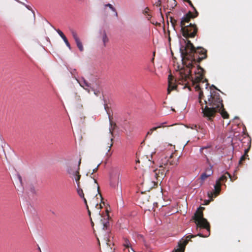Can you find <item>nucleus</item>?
Wrapping results in <instances>:
<instances>
[{
    "label": "nucleus",
    "mask_w": 252,
    "mask_h": 252,
    "mask_svg": "<svg viewBox=\"0 0 252 252\" xmlns=\"http://www.w3.org/2000/svg\"><path fill=\"white\" fill-rule=\"evenodd\" d=\"M164 124L165 123H161L159 126L152 128V130H153V131H155V130H157L158 128L164 127L165 126Z\"/></svg>",
    "instance_id": "obj_25"
},
{
    "label": "nucleus",
    "mask_w": 252,
    "mask_h": 252,
    "mask_svg": "<svg viewBox=\"0 0 252 252\" xmlns=\"http://www.w3.org/2000/svg\"><path fill=\"white\" fill-rule=\"evenodd\" d=\"M229 177L231 179V175L227 172H226L224 175H222L218 180L220 181V182H225L227 180V178Z\"/></svg>",
    "instance_id": "obj_13"
},
{
    "label": "nucleus",
    "mask_w": 252,
    "mask_h": 252,
    "mask_svg": "<svg viewBox=\"0 0 252 252\" xmlns=\"http://www.w3.org/2000/svg\"><path fill=\"white\" fill-rule=\"evenodd\" d=\"M154 4L155 5H156L157 6H160V5H161V1H160V0H158V1H156Z\"/></svg>",
    "instance_id": "obj_35"
},
{
    "label": "nucleus",
    "mask_w": 252,
    "mask_h": 252,
    "mask_svg": "<svg viewBox=\"0 0 252 252\" xmlns=\"http://www.w3.org/2000/svg\"><path fill=\"white\" fill-rule=\"evenodd\" d=\"M210 177V176H208V175L205 173V172L201 174L200 176V179L202 181H204L206 180L208 177Z\"/></svg>",
    "instance_id": "obj_27"
},
{
    "label": "nucleus",
    "mask_w": 252,
    "mask_h": 252,
    "mask_svg": "<svg viewBox=\"0 0 252 252\" xmlns=\"http://www.w3.org/2000/svg\"><path fill=\"white\" fill-rule=\"evenodd\" d=\"M184 40L186 45L180 47V52L183 64L186 66V68L184 67L180 70L181 81L184 83L189 79L191 80L193 83H199L202 81L204 78L205 70L198 65V71L195 72L196 75L193 81L191 76V69L194 66V64L200 63L207 58V50L202 47L195 48L189 40H187V41L184 39Z\"/></svg>",
    "instance_id": "obj_1"
},
{
    "label": "nucleus",
    "mask_w": 252,
    "mask_h": 252,
    "mask_svg": "<svg viewBox=\"0 0 252 252\" xmlns=\"http://www.w3.org/2000/svg\"><path fill=\"white\" fill-rule=\"evenodd\" d=\"M168 6L170 7V8H174L177 5L175 0H168Z\"/></svg>",
    "instance_id": "obj_16"
},
{
    "label": "nucleus",
    "mask_w": 252,
    "mask_h": 252,
    "mask_svg": "<svg viewBox=\"0 0 252 252\" xmlns=\"http://www.w3.org/2000/svg\"><path fill=\"white\" fill-rule=\"evenodd\" d=\"M123 245L126 248L131 247V244L129 241L126 238H124Z\"/></svg>",
    "instance_id": "obj_20"
},
{
    "label": "nucleus",
    "mask_w": 252,
    "mask_h": 252,
    "mask_svg": "<svg viewBox=\"0 0 252 252\" xmlns=\"http://www.w3.org/2000/svg\"><path fill=\"white\" fill-rule=\"evenodd\" d=\"M189 5L190 6H191L192 7V8L195 11V14H196V11H197L195 9V8L194 7L193 5L192 4V2H191V3H189Z\"/></svg>",
    "instance_id": "obj_41"
},
{
    "label": "nucleus",
    "mask_w": 252,
    "mask_h": 252,
    "mask_svg": "<svg viewBox=\"0 0 252 252\" xmlns=\"http://www.w3.org/2000/svg\"><path fill=\"white\" fill-rule=\"evenodd\" d=\"M205 173H206L208 175V176H211L213 173L212 167H209L207 168L205 170Z\"/></svg>",
    "instance_id": "obj_21"
},
{
    "label": "nucleus",
    "mask_w": 252,
    "mask_h": 252,
    "mask_svg": "<svg viewBox=\"0 0 252 252\" xmlns=\"http://www.w3.org/2000/svg\"><path fill=\"white\" fill-rule=\"evenodd\" d=\"M99 165L100 164H98L97 166L93 170L92 172L91 173V175H93L94 173L96 172L97 171Z\"/></svg>",
    "instance_id": "obj_33"
},
{
    "label": "nucleus",
    "mask_w": 252,
    "mask_h": 252,
    "mask_svg": "<svg viewBox=\"0 0 252 252\" xmlns=\"http://www.w3.org/2000/svg\"><path fill=\"white\" fill-rule=\"evenodd\" d=\"M70 32L79 50L81 52L83 51L84 48L83 44L81 41H80L77 32L73 30H71Z\"/></svg>",
    "instance_id": "obj_9"
},
{
    "label": "nucleus",
    "mask_w": 252,
    "mask_h": 252,
    "mask_svg": "<svg viewBox=\"0 0 252 252\" xmlns=\"http://www.w3.org/2000/svg\"><path fill=\"white\" fill-rule=\"evenodd\" d=\"M181 31L184 37L187 39L188 38H193L196 35L198 29L195 24H190L181 28Z\"/></svg>",
    "instance_id": "obj_5"
},
{
    "label": "nucleus",
    "mask_w": 252,
    "mask_h": 252,
    "mask_svg": "<svg viewBox=\"0 0 252 252\" xmlns=\"http://www.w3.org/2000/svg\"><path fill=\"white\" fill-rule=\"evenodd\" d=\"M248 157H247L245 155H243L241 158H240V159L239 162V164H242L243 163V162L245 160V159L247 158Z\"/></svg>",
    "instance_id": "obj_29"
},
{
    "label": "nucleus",
    "mask_w": 252,
    "mask_h": 252,
    "mask_svg": "<svg viewBox=\"0 0 252 252\" xmlns=\"http://www.w3.org/2000/svg\"><path fill=\"white\" fill-rule=\"evenodd\" d=\"M77 193H78V194L79 195V196L81 197V198H83L84 199V202L86 203V206H87V208H88V206L87 204V200L86 199V198H85L84 197V193H83V190L80 188V186L79 187H78V189H77Z\"/></svg>",
    "instance_id": "obj_14"
},
{
    "label": "nucleus",
    "mask_w": 252,
    "mask_h": 252,
    "mask_svg": "<svg viewBox=\"0 0 252 252\" xmlns=\"http://www.w3.org/2000/svg\"><path fill=\"white\" fill-rule=\"evenodd\" d=\"M184 1L188 2V3H191V1L190 0H183Z\"/></svg>",
    "instance_id": "obj_45"
},
{
    "label": "nucleus",
    "mask_w": 252,
    "mask_h": 252,
    "mask_svg": "<svg viewBox=\"0 0 252 252\" xmlns=\"http://www.w3.org/2000/svg\"><path fill=\"white\" fill-rule=\"evenodd\" d=\"M91 91H93L94 94L96 95V96H98L100 94V92L99 90L95 89V88L93 86L91 87Z\"/></svg>",
    "instance_id": "obj_24"
},
{
    "label": "nucleus",
    "mask_w": 252,
    "mask_h": 252,
    "mask_svg": "<svg viewBox=\"0 0 252 252\" xmlns=\"http://www.w3.org/2000/svg\"><path fill=\"white\" fill-rule=\"evenodd\" d=\"M88 213H89V215H91V212L89 210H88Z\"/></svg>",
    "instance_id": "obj_49"
},
{
    "label": "nucleus",
    "mask_w": 252,
    "mask_h": 252,
    "mask_svg": "<svg viewBox=\"0 0 252 252\" xmlns=\"http://www.w3.org/2000/svg\"><path fill=\"white\" fill-rule=\"evenodd\" d=\"M214 88V89H215L216 90H218V89H217V88H216L214 85H212L211 86V88Z\"/></svg>",
    "instance_id": "obj_47"
},
{
    "label": "nucleus",
    "mask_w": 252,
    "mask_h": 252,
    "mask_svg": "<svg viewBox=\"0 0 252 252\" xmlns=\"http://www.w3.org/2000/svg\"><path fill=\"white\" fill-rule=\"evenodd\" d=\"M57 32L58 33V34L60 35V36L62 38L65 36L63 33L59 29L56 30Z\"/></svg>",
    "instance_id": "obj_30"
},
{
    "label": "nucleus",
    "mask_w": 252,
    "mask_h": 252,
    "mask_svg": "<svg viewBox=\"0 0 252 252\" xmlns=\"http://www.w3.org/2000/svg\"><path fill=\"white\" fill-rule=\"evenodd\" d=\"M204 81L207 82H208V81H207V80L206 79H205Z\"/></svg>",
    "instance_id": "obj_51"
},
{
    "label": "nucleus",
    "mask_w": 252,
    "mask_h": 252,
    "mask_svg": "<svg viewBox=\"0 0 252 252\" xmlns=\"http://www.w3.org/2000/svg\"><path fill=\"white\" fill-rule=\"evenodd\" d=\"M95 207H97V208H98V209H101V208H102L101 204L98 205V203H97V204H96V206H95Z\"/></svg>",
    "instance_id": "obj_43"
},
{
    "label": "nucleus",
    "mask_w": 252,
    "mask_h": 252,
    "mask_svg": "<svg viewBox=\"0 0 252 252\" xmlns=\"http://www.w3.org/2000/svg\"><path fill=\"white\" fill-rule=\"evenodd\" d=\"M17 177H18V180L20 183V184L22 185V177L20 176V175L19 174H18L17 175Z\"/></svg>",
    "instance_id": "obj_37"
},
{
    "label": "nucleus",
    "mask_w": 252,
    "mask_h": 252,
    "mask_svg": "<svg viewBox=\"0 0 252 252\" xmlns=\"http://www.w3.org/2000/svg\"><path fill=\"white\" fill-rule=\"evenodd\" d=\"M154 131H153V130H152V128H151L147 132V135L146 136H147L148 135H152V134L153 133Z\"/></svg>",
    "instance_id": "obj_38"
},
{
    "label": "nucleus",
    "mask_w": 252,
    "mask_h": 252,
    "mask_svg": "<svg viewBox=\"0 0 252 252\" xmlns=\"http://www.w3.org/2000/svg\"><path fill=\"white\" fill-rule=\"evenodd\" d=\"M191 128L192 129H196V130L199 132V131H200L201 132L203 133H205V130L202 127H201L200 126H196V125H194L192 127H191Z\"/></svg>",
    "instance_id": "obj_18"
},
{
    "label": "nucleus",
    "mask_w": 252,
    "mask_h": 252,
    "mask_svg": "<svg viewBox=\"0 0 252 252\" xmlns=\"http://www.w3.org/2000/svg\"><path fill=\"white\" fill-rule=\"evenodd\" d=\"M195 89H198V90L200 89V87H199V85H197L195 86Z\"/></svg>",
    "instance_id": "obj_46"
},
{
    "label": "nucleus",
    "mask_w": 252,
    "mask_h": 252,
    "mask_svg": "<svg viewBox=\"0 0 252 252\" xmlns=\"http://www.w3.org/2000/svg\"><path fill=\"white\" fill-rule=\"evenodd\" d=\"M204 209V207H200L194 214L193 216V220H194V222L197 226L207 229L208 232V235H206L204 236L201 233H198L197 235H189L186 237L185 240L183 239L182 240L179 241L177 248L175 249L172 252H184L186 245L191 238H194L196 236H199L202 237H206L209 235L210 226L207 220L203 218V210Z\"/></svg>",
    "instance_id": "obj_4"
},
{
    "label": "nucleus",
    "mask_w": 252,
    "mask_h": 252,
    "mask_svg": "<svg viewBox=\"0 0 252 252\" xmlns=\"http://www.w3.org/2000/svg\"><path fill=\"white\" fill-rule=\"evenodd\" d=\"M27 8H28V9H30V8L28 7V6H27Z\"/></svg>",
    "instance_id": "obj_53"
},
{
    "label": "nucleus",
    "mask_w": 252,
    "mask_h": 252,
    "mask_svg": "<svg viewBox=\"0 0 252 252\" xmlns=\"http://www.w3.org/2000/svg\"><path fill=\"white\" fill-rule=\"evenodd\" d=\"M106 212H108V210H106ZM106 217H107V218L108 219H109V215H108V213H107V215H106Z\"/></svg>",
    "instance_id": "obj_48"
},
{
    "label": "nucleus",
    "mask_w": 252,
    "mask_h": 252,
    "mask_svg": "<svg viewBox=\"0 0 252 252\" xmlns=\"http://www.w3.org/2000/svg\"><path fill=\"white\" fill-rule=\"evenodd\" d=\"M27 8H28V9H30V8L28 7V6H27Z\"/></svg>",
    "instance_id": "obj_54"
},
{
    "label": "nucleus",
    "mask_w": 252,
    "mask_h": 252,
    "mask_svg": "<svg viewBox=\"0 0 252 252\" xmlns=\"http://www.w3.org/2000/svg\"><path fill=\"white\" fill-rule=\"evenodd\" d=\"M170 23H171V25L172 26V27L174 28V29H175V26L176 25V23H177V20H175L174 18H173L172 17H170Z\"/></svg>",
    "instance_id": "obj_22"
},
{
    "label": "nucleus",
    "mask_w": 252,
    "mask_h": 252,
    "mask_svg": "<svg viewBox=\"0 0 252 252\" xmlns=\"http://www.w3.org/2000/svg\"><path fill=\"white\" fill-rule=\"evenodd\" d=\"M209 148H210V147H202V148H201V149H200V152L202 153V154H203V155H205L204 154V153H203V150H207L209 149Z\"/></svg>",
    "instance_id": "obj_32"
},
{
    "label": "nucleus",
    "mask_w": 252,
    "mask_h": 252,
    "mask_svg": "<svg viewBox=\"0 0 252 252\" xmlns=\"http://www.w3.org/2000/svg\"><path fill=\"white\" fill-rule=\"evenodd\" d=\"M152 17V16L150 14H147V19L148 20H150Z\"/></svg>",
    "instance_id": "obj_44"
},
{
    "label": "nucleus",
    "mask_w": 252,
    "mask_h": 252,
    "mask_svg": "<svg viewBox=\"0 0 252 252\" xmlns=\"http://www.w3.org/2000/svg\"><path fill=\"white\" fill-rule=\"evenodd\" d=\"M81 162V159H79L78 162V166L76 167L75 165L72 164H68L66 166V171L68 174L70 176L74 175L76 174H79L80 171V166Z\"/></svg>",
    "instance_id": "obj_6"
},
{
    "label": "nucleus",
    "mask_w": 252,
    "mask_h": 252,
    "mask_svg": "<svg viewBox=\"0 0 252 252\" xmlns=\"http://www.w3.org/2000/svg\"><path fill=\"white\" fill-rule=\"evenodd\" d=\"M180 156L177 155L176 152L172 153L168 157L165 155H162L161 158L158 161L159 168L154 170L152 174L157 181L155 180H144L142 184V187L145 191H149L151 189L157 186L159 182H161L166 174V172L169 171V165H177Z\"/></svg>",
    "instance_id": "obj_2"
},
{
    "label": "nucleus",
    "mask_w": 252,
    "mask_h": 252,
    "mask_svg": "<svg viewBox=\"0 0 252 252\" xmlns=\"http://www.w3.org/2000/svg\"><path fill=\"white\" fill-rule=\"evenodd\" d=\"M62 39H63V40L64 41V42H65L66 45L67 46V47H68V48L69 49H71V46H70V45L67 40V39L66 38V36H64V37L62 38Z\"/></svg>",
    "instance_id": "obj_26"
},
{
    "label": "nucleus",
    "mask_w": 252,
    "mask_h": 252,
    "mask_svg": "<svg viewBox=\"0 0 252 252\" xmlns=\"http://www.w3.org/2000/svg\"><path fill=\"white\" fill-rule=\"evenodd\" d=\"M205 107H202L203 117L209 121H212L217 113H220L223 119L228 118L229 115L225 110L222 100L219 93L211 91L207 100H204Z\"/></svg>",
    "instance_id": "obj_3"
},
{
    "label": "nucleus",
    "mask_w": 252,
    "mask_h": 252,
    "mask_svg": "<svg viewBox=\"0 0 252 252\" xmlns=\"http://www.w3.org/2000/svg\"><path fill=\"white\" fill-rule=\"evenodd\" d=\"M149 10L150 9L148 7H146L145 9L143 10V13L145 15L149 14L148 13Z\"/></svg>",
    "instance_id": "obj_31"
},
{
    "label": "nucleus",
    "mask_w": 252,
    "mask_h": 252,
    "mask_svg": "<svg viewBox=\"0 0 252 252\" xmlns=\"http://www.w3.org/2000/svg\"><path fill=\"white\" fill-rule=\"evenodd\" d=\"M221 182H220V181L217 180L216 181V184L214 186L215 188V191L212 192H211L210 194L211 195H213V194H215V196H217L220 191L221 190Z\"/></svg>",
    "instance_id": "obj_11"
},
{
    "label": "nucleus",
    "mask_w": 252,
    "mask_h": 252,
    "mask_svg": "<svg viewBox=\"0 0 252 252\" xmlns=\"http://www.w3.org/2000/svg\"><path fill=\"white\" fill-rule=\"evenodd\" d=\"M204 97L203 93L202 91H200L199 94V102L201 106V109H202V107H205V106H204V104L202 102V99Z\"/></svg>",
    "instance_id": "obj_19"
},
{
    "label": "nucleus",
    "mask_w": 252,
    "mask_h": 252,
    "mask_svg": "<svg viewBox=\"0 0 252 252\" xmlns=\"http://www.w3.org/2000/svg\"><path fill=\"white\" fill-rule=\"evenodd\" d=\"M131 251H132L133 252H135L133 250V249H131Z\"/></svg>",
    "instance_id": "obj_56"
},
{
    "label": "nucleus",
    "mask_w": 252,
    "mask_h": 252,
    "mask_svg": "<svg viewBox=\"0 0 252 252\" xmlns=\"http://www.w3.org/2000/svg\"><path fill=\"white\" fill-rule=\"evenodd\" d=\"M73 176L75 178V180L77 183L78 187H79L80 186V180L81 178V175L80 174V172H79V174H76Z\"/></svg>",
    "instance_id": "obj_17"
},
{
    "label": "nucleus",
    "mask_w": 252,
    "mask_h": 252,
    "mask_svg": "<svg viewBox=\"0 0 252 252\" xmlns=\"http://www.w3.org/2000/svg\"><path fill=\"white\" fill-rule=\"evenodd\" d=\"M175 82L176 80H174V77L172 75V74H169L168 77V94H170L172 91L176 90L177 89V86Z\"/></svg>",
    "instance_id": "obj_8"
},
{
    "label": "nucleus",
    "mask_w": 252,
    "mask_h": 252,
    "mask_svg": "<svg viewBox=\"0 0 252 252\" xmlns=\"http://www.w3.org/2000/svg\"><path fill=\"white\" fill-rule=\"evenodd\" d=\"M102 40L103 42V47L106 46V44L109 42V38L107 35V34L105 31H103L102 33Z\"/></svg>",
    "instance_id": "obj_12"
},
{
    "label": "nucleus",
    "mask_w": 252,
    "mask_h": 252,
    "mask_svg": "<svg viewBox=\"0 0 252 252\" xmlns=\"http://www.w3.org/2000/svg\"><path fill=\"white\" fill-rule=\"evenodd\" d=\"M101 223L103 226V229L107 230L109 225L108 219L107 218V219L101 220Z\"/></svg>",
    "instance_id": "obj_15"
},
{
    "label": "nucleus",
    "mask_w": 252,
    "mask_h": 252,
    "mask_svg": "<svg viewBox=\"0 0 252 252\" xmlns=\"http://www.w3.org/2000/svg\"><path fill=\"white\" fill-rule=\"evenodd\" d=\"M89 174H90V172H89L88 173H87V174H86V175H87V176H89Z\"/></svg>",
    "instance_id": "obj_50"
},
{
    "label": "nucleus",
    "mask_w": 252,
    "mask_h": 252,
    "mask_svg": "<svg viewBox=\"0 0 252 252\" xmlns=\"http://www.w3.org/2000/svg\"><path fill=\"white\" fill-rule=\"evenodd\" d=\"M105 6L109 7L112 11H113L114 12H115L116 16L117 17L118 16L117 12L116 11V9L113 6V5L112 4L108 3V4H105Z\"/></svg>",
    "instance_id": "obj_23"
},
{
    "label": "nucleus",
    "mask_w": 252,
    "mask_h": 252,
    "mask_svg": "<svg viewBox=\"0 0 252 252\" xmlns=\"http://www.w3.org/2000/svg\"><path fill=\"white\" fill-rule=\"evenodd\" d=\"M198 15V13L196 11V14H193L191 12L189 11L184 17L182 18L180 22L181 28L186 26V23H189L190 19L196 17Z\"/></svg>",
    "instance_id": "obj_7"
},
{
    "label": "nucleus",
    "mask_w": 252,
    "mask_h": 252,
    "mask_svg": "<svg viewBox=\"0 0 252 252\" xmlns=\"http://www.w3.org/2000/svg\"><path fill=\"white\" fill-rule=\"evenodd\" d=\"M110 132L112 133V132L111 131V130L110 129Z\"/></svg>",
    "instance_id": "obj_55"
},
{
    "label": "nucleus",
    "mask_w": 252,
    "mask_h": 252,
    "mask_svg": "<svg viewBox=\"0 0 252 252\" xmlns=\"http://www.w3.org/2000/svg\"><path fill=\"white\" fill-rule=\"evenodd\" d=\"M248 144H249V147L247 149H246L245 150V153H244V155L246 156L247 157H248V153L249 152V150H250V149L251 147V141L250 140H249Z\"/></svg>",
    "instance_id": "obj_28"
},
{
    "label": "nucleus",
    "mask_w": 252,
    "mask_h": 252,
    "mask_svg": "<svg viewBox=\"0 0 252 252\" xmlns=\"http://www.w3.org/2000/svg\"><path fill=\"white\" fill-rule=\"evenodd\" d=\"M30 190L31 191L32 193H35V188L33 186H31L30 187Z\"/></svg>",
    "instance_id": "obj_36"
},
{
    "label": "nucleus",
    "mask_w": 252,
    "mask_h": 252,
    "mask_svg": "<svg viewBox=\"0 0 252 252\" xmlns=\"http://www.w3.org/2000/svg\"><path fill=\"white\" fill-rule=\"evenodd\" d=\"M189 5L190 6H191L192 7V8L195 11V14H196V11H197L195 9V8L194 7L193 5L192 4V2H191V3H189Z\"/></svg>",
    "instance_id": "obj_42"
},
{
    "label": "nucleus",
    "mask_w": 252,
    "mask_h": 252,
    "mask_svg": "<svg viewBox=\"0 0 252 252\" xmlns=\"http://www.w3.org/2000/svg\"><path fill=\"white\" fill-rule=\"evenodd\" d=\"M112 141H113V139L111 138V141L112 142ZM112 145H113V143H112V142H111V143L110 144V146H108V148H109V149L108 150V152H109L110 151L111 147L112 146Z\"/></svg>",
    "instance_id": "obj_40"
},
{
    "label": "nucleus",
    "mask_w": 252,
    "mask_h": 252,
    "mask_svg": "<svg viewBox=\"0 0 252 252\" xmlns=\"http://www.w3.org/2000/svg\"><path fill=\"white\" fill-rule=\"evenodd\" d=\"M91 177L94 179V183L96 184V188H97V190L99 192V187L98 186V183H97L96 180L94 178V177H92L91 176Z\"/></svg>",
    "instance_id": "obj_34"
},
{
    "label": "nucleus",
    "mask_w": 252,
    "mask_h": 252,
    "mask_svg": "<svg viewBox=\"0 0 252 252\" xmlns=\"http://www.w3.org/2000/svg\"><path fill=\"white\" fill-rule=\"evenodd\" d=\"M79 83L80 84V86L85 90H86L89 93H90L91 87L93 86H92L90 84L87 82V81L83 79L82 80L80 81Z\"/></svg>",
    "instance_id": "obj_10"
},
{
    "label": "nucleus",
    "mask_w": 252,
    "mask_h": 252,
    "mask_svg": "<svg viewBox=\"0 0 252 252\" xmlns=\"http://www.w3.org/2000/svg\"><path fill=\"white\" fill-rule=\"evenodd\" d=\"M27 8H28V9H30V8L28 7V6H27Z\"/></svg>",
    "instance_id": "obj_52"
},
{
    "label": "nucleus",
    "mask_w": 252,
    "mask_h": 252,
    "mask_svg": "<svg viewBox=\"0 0 252 252\" xmlns=\"http://www.w3.org/2000/svg\"><path fill=\"white\" fill-rule=\"evenodd\" d=\"M154 131H153V130H152V128H151L147 132V135L146 136H147L148 135H152V134L153 133Z\"/></svg>",
    "instance_id": "obj_39"
}]
</instances>
